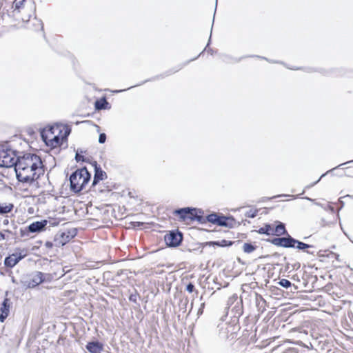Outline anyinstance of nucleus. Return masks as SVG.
I'll return each mask as SVG.
<instances>
[{
  "label": "nucleus",
  "instance_id": "obj_1",
  "mask_svg": "<svg viewBox=\"0 0 353 353\" xmlns=\"http://www.w3.org/2000/svg\"><path fill=\"white\" fill-rule=\"evenodd\" d=\"M92 174L85 166L77 168L69 176L70 190L75 194H79L91 180Z\"/></svg>",
  "mask_w": 353,
  "mask_h": 353
},
{
  "label": "nucleus",
  "instance_id": "obj_2",
  "mask_svg": "<svg viewBox=\"0 0 353 353\" xmlns=\"http://www.w3.org/2000/svg\"><path fill=\"white\" fill-rule=\"evenodd\" d=\"M173 214L178 216L181 221L185 222L190 220L191 222L196 221L199 224H205L206 215L201 208L194 207L180 208L174 210Z\"/></svg>",
  "mask_w": 353,
  "mask_h": 353
},
{
  "label": "nucleus",
  "instance_id": "obj_3",
  "mask_svg": "<svg viewBox=\"0 0 353 353\" xmlns=\"http://www.w3.org/2000/svg\"><path fill=\"white\" fill-rule=\"evenodd\" d=\"M26 170H15L16 178L19 182L32 185L45 172L44 167L32 164V168H24Z\"/></svg>",
  "mask_w": 353,
  "mask_h": 353
},
{
  "label": "nucleus",
  "instance_id": "obj_4",
  "mask_svg": "<svg viewBox=\"0 0 353 353\" xmlns=\"http://www.w3.org/2000/svg\"><path fill=\"white\" fill-rule=\"evenodd\" d=\"M20 153L15 161L14 171L25 170L24 168H32V164L44 167L41 157L36 154L24 152H20Z\"/></svg>",
  "mask_w": 353,
  "mask_h": 353
},
{
  "label": "nucleus",
  "instance_id": "obj_5",
  "mask_svg": "<svg viewBox=\"0 0 353 353\" xmlns=\"http://www.w3.org/2000/svg\"><path fill=\"white\" fill-rule=\"evenodd\" d=\"M209 222L221 227L232 228L236 221L232 215H225L223 213L212 212L205 217V223Z\"/></svg>",
  "mask_w": 353,
  "mask_h": 353
},
{
  "label": "nucleus",
  "instance_id": "obj_6",
  "mask_svg": "<svg viewBox=\"0 0 353 353\" xmlns=\"http://www.w3.org/2000/svg\"><path fill=\"white\" fill-rule=\"evenodd\" d=\"M219 336L222 340L232 341L237 336L239 325L236 323L222 322L217 326Z\"/></svg>",
  "mask_w": 353,
  "mask_h": 353
},
{
  "label": "nucleus",
  "instance_id": "obj_7",
  "mask_svg": "<svg viewBox=\"0 0 353 353\" xmlns=\"http://www.w3.org/2000/svg\"><path fill=\"white\" fill-rule=\"evenodd\" d=\"M14 12L21 13L22 14V20L24 21H29L35 10L34 3L31 0H16L14 3Z\"/></svg>",
  "mask_w": 353,
  "mask_h": 353
},
{
  "label": "nucleus",
  "instance_id": "obj_8",
  "mask_svg": "<svg viewBox=\"0 0 353 353\" xmlns=\"http://www.w3.org/2000/svg\"><path fill=\"white\" fill-rule=\"evenodd\" d=\"M19 151L13 150L9 147L0 150V167L3 168H14L15 161L19 154Z\"/></svg>",
  "mask_w": 353,
  "mask_h": 353
},
{
  "label": "nucleus",
  "instance_id": "obj_9",
  "mask_svg": "<svg viewBox=\"0 0 353 353\" xmlns=\"http://www.w3.org/2000/svg\"><path fill=\"white\" fill-rule=\"evenodd\" d=\"M226 309L230 310L233 314V318L239 321L240 316L243 314V303L241 297L236 294H232L227 301Z\"/></svg>",
  "mask_w": 353,
  "mask_h": 353
},
{
  "label": "nucleus",
  "instance_id": "obj_10",
  "mask_svg": "<svg viewBox=\"0 0 353 353\" xmlns=\"http://www.w3.org/2000/svg\"><path fill=\"white\" fill-rule=\"evenodd\" d=\"M163 239L168 248H175L181 245L183 240V233L179 229H174L168 231Z\"/></svg>",
  "mask_w": 353,
  "mask_h": 353
},
{
  "label": "nucleus",
  "instance_id": "obj_11",
  "mask_svg": "<svg viewBox=\"0 0 353 353\" xmlns=\"http://www.w3.org/2000/svg\"><path fill=\"white\" fill-rule=\"evenodd\" d=\"M48 221L43 219L41 221H34L24 228L20 229L21 236H28L30 233H39L46 230Z\"/></svg>",
  "mask_w": 353,
  "mask_h": 353
},
{
  "label": "nucleus",
  "instance_id": "obj_12",
  "mask_svg": "<svg viewBox=\"0 0 353 353\" xmlns=\"http://www.w3.org/2000/svg\"><path fill=\"white\" fill-rule=\"evenodd\" d=\"M27 256V252L24 249L16 248L15 252L9 254L4 259V265L8 268H14L19 261Z\"/></svg>",
  "mask_w": 353,
  "mask_h": 353
},
{
  "label": "nucleus",
  "instance_id": "obj_13",
  "mask_svg": "<svg viewBox=\"0 0 353 353\" xmlns=\"http://www.w3.org/2000/svg\"><path fill=\"white\" fill-rule=\"evenodd\" d=\"M283 236H280L278 237L267 239L265 241L274 245L284 248H288L289 233H287Z\"/></svg>",
  "mask_w": 353,
  "mask_h": 353
},
{
  "label": "nucleus",
  "instance_id": "obj_14",
  "mask_svg": "<svg viewBox=\"0 0 353 353\" xmlns=\"http://www.w3.org/2000/svg\"><path fill=\"white\" fill-rule=\"evenodd\" d=\"M104 344L99 340H92L87 343L85 349L90 353H101L103 350Z\"/></svg>",
  "mask_w": 353,
  "mask_h": 353
},
{
  "label": "nucleus",
  "instance_id": "obj_15",
  "mask_svg": "<svg viewBox=\"0 0 353 353\" xmlns=\"http://www.w3.org/2000/svg\"><path fill=\"white\" fill-rule=\"evenodd\" d=\"M10 301L5 297L0 305V322L3 323L10 313Z\"/></svg>",
  "mask_w": 353,
  "mask_h": 353
},
{
  "label": "nucleus",
  "instance_id": "obj_16",
  "mask_svg": "<svg viewBox=\"0 0 353 353\" xmlns=\"http://www.w3.org/2000/svg\"><path fill=\"white\" fill-rule=\"evenodd\" d=\"M70 241L64 231H59L54 237V245L60 248L65 245Z\"/></svg>",
  "mask_w": 353,
  "mask_h": 353
},
{
  "label": "nucleus",
  "instance_id": "obj_17",
  "mask_svg": "<svg viewBox=\"0 0 353 353\" xmlns=\"http://www.w3.org/2000/svg\"><path fill=\"white\" fill-rule=\"evenodd\" d=\"M241 242V241H240V240L233 241L223 239L221 241H208V242H206L205 244L208 245L209 246H217V247L225 248V247H230L235 243L239 244Z\"/></svg>",
  "mask_w": 353,
  "mask_h": 353
},
{
  "label": "nucleus",
  "instance_id": "obj_18",
  "mask_svg": "<svg viewBox=\"0 0 353 353\" xmlns=\"http://www.w3.org/2000/svg\"><path fill=\"white\" fill-rule=\"evenodd\" d=\"M255 305L259 313L262 314L266 310L267 303L264 298L259 294L255 292Z\"/></svg>",
  "mask_w": 353,
  "mask_h": 353
},
{
  "label": "nucleus",
  "instance_id": "obj_19",
  "mask_svg": "<svg viewBox=\"0 0 353 353\" xmlns=\"http://www.w3.org/2000/svg\"><path fill=\"white\" fill-rule=\"evenodd\" d=\"M39 274V271H35L32 274H30V282L28 283V287L31 288V289L37 287L39 285L43 283V279H41Z\"/></svg>",
  "mask_w": 353,
  "mask_h": 353
},
{
  "label": "nucleus",
  "instance_id": "obj_20",
  "mask_svg": "<svg viewBox=\"0 0 353 353\" xmlns=\"http://www.w3.org/2000/svg\"><path fill=\"white\" fill-rule=\"evenodd\" d=\"M296 249L298 250L299 251H302L303 252H305V253L312 255V256H315V254H316V252L314 250H310L312 248H315V246L314 245L307 244L303 241H299V242L297 243V245H296Z\"/></svg>",
  "mask_w": 353,
  "mask_h": 353
},
{
  "label": "nucleus",
  "instance_id": "obj_21",
  "mask_svg": "<svg viewBox=\"0 0 353 353\" xmlns=\"http://www.w3.org/2000/svg\"><path fill=\"white\" fill-rule=\"evenodd\" d=\"M94 108L96 110H110L111 105L107 101L105 97H102L95 101Z\"/></svg>",
  "mask_w": 353,
  "mask_h": 353
},
{
  "label": "nucleus",
  "instance_id": "obj_22",
  "mask_svg": "<svg viewBox=\"0 0 353 353\" xmlns=\"http://www.w3.org/2000/svg\"><path fill=\"white\" fill-rule=\"evenodd\" d=\"M274 223L275 226L274 227V236H276L278 237L288 233L284 223L279 221H276Z\"/></svg>",
  "mask_w": 353,
  "mask_h": 353
},
{
  "label": "nucleus",
  "instance_id": "obj_23",
  "mask_svg": "<svg viewBox=\"0 0 353 353\" xmlns=\"http://www.w3.org/2000/svg\"><path fill=\"white\" fill-rule=\"evenodd\" d=\"M255 232L259 234H265L267 236H274V225L271 223H266L263 225L256 230Z\"/></svg>",
  "mask_w": 353,
  "mask_h": 353
},
{
  "label": "nucleus",
  "instance_id": "obj_24",
  "mask_svg": "<svg viewBox=\"0 0 353 353\" xmlns=\"http://www.w3.org/2000/svg\"><path fill=\"white\" fill-rule=\"evenodd\" d=\"M325 340V338L323 336H320V337H317L316 339H313L312 342L309 343V345L303 344L302 341H299L297 342V343L303 345L304 347L307 348H311L314 349L316 351H318V347H319L320 344Z\"/></svg>",
  "mask_w": 353,
  "mask_h": 353
},
{
  "label": "nucleus",
  "instance_id": "obj_25",
  "mask_svg": "<svg viewBox=\"0 0 353 353\" xmlns=\"http://www.w3.org/2000/svg\"><path fill=\"white\" fill-rule=\"evenodd\" d=\"M48 142L49 144L47 143L48 147L55 148L57 147L61 146L63 142H66V141L64 139V137H62V136L55 135L53 138L50 139Z\"/></svg>",
  "mask_w": 353,
  "mask_h": 353
},
{
  "label": "nucleus",
  "instance_id": "obj_26",
  "mask_svg": "<svg viewBox=\"0 0 353 353\" xmlns=\"http://www.w3.org/2000/svg\"><path fill=\"white\" fill-rule=\"evenodd\" d=\"M353 163V160H352V161H347V162H345V163H341L340 165H339L336 166L335 168H332V169H330V170H327L326 172H325V173L322 174L321 175V176L319 177V179L317 181H314V183H311V184H310V185H306V186H305V189H310V188H311L312 187H313V186H314L316 184H317V183L321 181V179L322 178H323L324 176H325L327 174H329V173H332L334 170H336V169H338L339 168H340V167H341V166H343V165H346V164H348V163Z\"/></svg>",
  "mask_w": 353,
  "mask_h": 353
},
{
  "label": "nucleus",
  "instance_id": "obj_27",
  "mask_svg": "<svg viewBox=\"0 0 353 353\" xmlns=\"http://www.w3.org/2000/svg\"><path fill=\"white\" fill-rule=\"evenodd\" d=\"M353 163V160H352V161H347V162H345V163H341L340 165H339L336 166L335 168H332V169H330V170H327L326 172H325V173L322 174L321 175V176L319 177V179L317 181H314V183H311V184H310V185H306V186H305V189H310V188H311L312 187H313V186H314L316 184H317V183L321 181V179L322 178H323L324 176H325L327 174H329V173H332L334 170H336V169H338L339 168H340V167H341V166H343V165H346V164H348V163Z\"/></svg>",
  "mask_w": 353,
  "mask_h": 353
},
{
  "label": "nucleus",
  "instance_id": "obj_28",
  "mask_svg": "<svg viewBox=\"0 0 353 353\" xmlns=\"http://www.w3.org/2000/svg\"><path fill=\"white\" fill-rule=\"evenodd\" d=\"M87 150H83L81 148H78L75 150V157L74 159L77 162H83L88 163L90 162V159L85 157L83 155V153H86Z\"/></svg>",
  "mask_w": 353,
  "mask_h": 353
},
{
  "label": "nucleus",
  "instance_id": "obj_29",
  "mask_svg": "<svg viewBox=\"0 0 353 353\" xmlns=\"http://www.w3.org/2000/svg\"><path fill=\"white\" fill-rule=\"evenodd\" d=\"M258 248L256 242L248 241L245 242L243 245L242 249L244 253L250 254L254 252Z\"/></svg>",
  "mask_w": 353,
  "mask_h": 353
},
{
  "label": "nucleus",
  "instance_id": "obj_30",
  "mask_svg": "<svg viewBox=\"0 0 353 353\" xmlns=\"http://www.w3.org/2000/svg\"><path fill=\"white\" fill-rule=\"evenodd\" d=\"M14 207V205L12 203H6L0 202V215L10 213L12 211Z\"/></svg>",
  "mask_w": 353,
  "mask_h": 353
},
{
  "label": "nucleus",
  "instance_id": "obj_31",
  "mask_svg": "<svg viewBox=\"0 0 353 353\" xmlns=\"http://www.w3.org/2000/svg\"><path fill=\"white\" fill-rule=\"evenodd\" d=\"M249 335V330L247 328L245 329L242 337L238 339L239 343L242 344L243 345H248L250 343V341L252 339V336H251L250 339H248Z\"/></svg>",
  "mask_w": 353,
  "mask_h": 353
},
{
  "label": "nucleus",
  "instance_id": "obj_32",
  "mask_svg": "<svg viewBox=\"0 0 353 353\" xmlns=\"http://www.w3.org/2000/svg\"><path fill=\"white\" fill-rule=\"evenodd\" d=\"M94 176L97 178L98 179L103 181L108 177L107 173L102 170V168H99L98 170H94Z\"/></svg>",
  "mask_w": 353,
  "mask_h": 353
},
{
  "label": "nucleus",
  "instance_id": "obj_33",
  "mask_svg": "<svg viewBox=\"0 0 353 353\" xmlns=\"http://www.w3.org/2000/svg\"><path fill=\"white\" fill-rule=\"evenodd\" d=\"M278 284H279L280 286H281V287H283V288H286V289H288V288H290V287H292V286H293V288H294V290H297V289H298V287H297V286H296V285H294V284L292 285V283H291L289 280L285 279H281V280L278 282Z\"/></svg>",
  "mask_w": 353,
  "mask_h": 353
},
{
  "label": "nucleus",
  "instance_id": "obj_34",
  "mask_svg": "<svg viewBox=\"0 0 353 353\" xmlns=\"http://www.w3.org/2000/svg\"><path fill=\"white\" fill-rule=\"evenodd\" d=\"M64 232L66 234V235L70 241L71 239H72L73 238H74L77 235V233H78V230L75 228H70Z\"/></svg>",
  "mask_w": 353,
  "mask_h": 353
},
{
  "label": "nucleus",
  "instance_id": "obj_35",
  "mask_svg": "<svg viewBox=\"0 0 353 353\" xmlns=\"http://www.w3.org/2000/svg\"><path fill=\"white\" fill-rule=\"evenodd\" d=\"M330 343L327 341L326 339H325L319 345L318 347V350H320L321 351H327L329 352L330 349Z\"/></svg>",
  "mask_w": 353,
  "mask_h": 353
},
{
  "label": "nucleus",
  "instance_id": "obj_36",
  "mask_svg": "<svg viewBox=\"0 0 353 353\" xmlns=\"http://www.w3.org/2000/svg\"><path fill=\"white\" fill-rule=\"evenodd\" d=\"M299 240L292 237L290 234H289V238H288V248H292V249H296V246L297 245V243L299 242Z\"/></svg>",
  "mask_w": 353,
  "mask_h": 353
},
{
  "label": "nucleus",
  "instance_id": "obj_37",
  "mask_svg": "<svg viewBox=\"0 0 353 353\" xmlns=\"http://www.w3.org/2000/svg\"><path fill=\"white\" fill-rule=\"evenodd\" d=\"M39 275L41 276V279H43V283L51 282L53 279V276L49 273H43L42 272H40Z\"/></svg>",
  "mask_w": 353,
  "mask_h": 353
},
{
  "label": "nucleus",
  "instance_id": "obj_38",
  "mask_svg": "<svg viewBox=\"0 0 353 353\" xmlns=\"http://www.w3.org/2000/svg\"><path fill=\"white\" fill-rule=\"evenodd\" d=\"M40 136L42 141L45 143L46 145L47 146V143L49 144L48 141L50 139H48V134H46V128H43L41 130Z\"/></svg>",
  "mask_w": 353,
  "mask_h": 353
},
{
  "label": "nucleus",
  "instance_id": "obj_39",
  "mask_svg": "<svg viewBox=\"0 0 353 353\" xmlns=\"http://www.w3.org/2000/svg\"><path fill=\"white\" fill-rule=\"evenodd\" d=\"M289 196H290L289 194H283L275 195V196H271V197L265 196V197H262L261 199L259 201V202H264V201H270V200L274 199L276 198L288 197Z\"/></svg>",
  "mask_w": 353,
  "mask_h": 353
},
{
  "label": "nucleus",
  "instance_id": "obj_40",
  "mask_svg": "<svg viewBox=\"0 0 353 353\" xmlns=\"http://www.w3.org/2000/svg\"><path fill=\"white\" fill-rule=\"evenodd\" d=\"M258 212V209L250 210L245 212V216L248 218H254L257 216Z\"/></svg>",
  "mask_w": 353,
  "mask_h": 353
},
{
  "label": "nucleus",
  "instance_id": "obj_41",
  "mask_svg": "<svg viewBox=\"0 0 353 353\" xmlns=\"http://www.w3.org/2000/svg\"><path fill=\"white\" fill-rule=\"evenodd\" d=\"M103 185H104L105 189L100 190L101 192H103L105 190L108 191V192H110V191H111L114 188V185L113 184V183L108 182V181L105 183H103Z\"/></svg>",
  "mask_w": 353,
  "mask_h": 353
},
{
  "label": "nucleus",
  "instance_id": "obj_42",
  "mask_svg": "<svg viewBox=\"0 0 353 353\" xmlns=\"http://www.w3.org/2000/svg\"><path fill=\"white\" fill-rule=\"evenodd\" d=\"M185 290L189 293H192L195 290V286L192 282H189L185 286Z\"/></svg>",
  "mask_w": 353,
  "mask_h": 353
},
{
  "label": "nucleus",
  "instance_id": "obj_43",
  "mask_svg": "<svg viewBox=\"0 0 353 353\" xmlns=\"http://www.w3.org/2000/svg\"><path fill=\"white\" fill-rule=\"evenodd\" d=\"M106 139H107V136H106L105 133L102 132V133L99 134V140H98L99 143H101V144L104 143L106 141Z\"/></svg>",
  "mask_w": 353,
  "mask_h": 353
},
{
  "label": "nucleus",
  "instance_id": "obj_44",
  "mask_svg": "<svg viewBox=\"0 0 353 353\" xmlns=\"http://www.w3.org/2000/svg\"><path fill=\"white\" fill-rule=\"evenodd\" d=\"M139 296V294L135 291L134 294H131L129 296V301L131 302H133L134 303H137V296Z\"/></svg>",
  "mask_w": 353,
  "mask_h": 353
},
{
  "label": "nucleus",
  "instance_id": "obj_45",
  "mask_svg": "<svg viewBox=\"0 0 353 353\" xmlns=\"http://www.w3.org/2000/svg\"><path fill=\"white\" fill-rule=\"evenodd\" d=\"M70 132H71V128L68 127L67 125H65V130H64V134H63V135H62V137H64V139L66 141L68 140V137L69 136Z\"/></svg>",
  "mask_w": 353,
  "mask_h": 353
},
{
  "label": "nucleus",
  "instance_id": "obj_46",
  "mask_svg": "<svg viewBox=\"0 0 353 353\" xmlns=\"http://www.w3.org/2000/svg\"><path fill=\"white\" fill-rule=\"evenodd\" d=\"M23 276V278L25 279V290L27 289H31V288L28 287V285H29L28 283L30 282V274H25Z\"/></svg>",
  "mask_w": 353,
  "mask_h": 353
},
{
  "label": "nucleus",
  "instance_id": "obj_47",
  "mask_svg": "<svg viewBox=\"0 0 353 353\" xmlns=\"http://www.w3.org/2000/svg\"><path fill=\"white\" fill-rule=\"evenodd\" d=\"M283 353H299V350L296 347H288Z\"/></svg>",
  "mask_w": 353,
  "mask_h": 353
},
{
  "label": "nucleus",
  "instance_id": "obj_48",
  "mask_svg": "<svg viewBox=\"0 0 353 353\" xmlns=\"http://www.w3.org/2000/svg\"><path fill=\"white\" fill-rule=\"evenodd\" d=\"M130 224L134 228H136L142 227L145 224V223L141 221H133L131 222Z\"/></svg>",
  "mask_w": 353,
  "mask_h": 353
},
{
  "label": "nucleus",
  "instance_id": "obj_49",
  "mask_svg": "<svg viewBox=\"0 0 353 353\" xmlns=\"http://www.w3.org/2000/svg\"><path fill=\"white\" fill-rule=\"evenodd\" d=\"M88 163H90L93 166L94 171L101 168L97 161H92L90 159V162H88Z\"/></svg>",
  "mask_w": 353,
  "mask_h": 353
},
{
  "label": "nucleus",
  "instance_id": "obj_50",
  "mask_svg": "<svg viewBox=\"0 0 353 353\" xmlns=\"http://www.w3.org/2000/svg\"><path fill=\"white\" fill-rule=\"evenodd\" d=\"M100 181H101L98 179L97 178L93 176V180L92 182L91 188H94L97 184L99 183Z\"/></svg>",
  "mask_w": 353,
  "mask_h": 353
},
{
  "label": "nucleus",
  "instance_id": "obj_51",
  "mask_svg": "<svg viewBox=\"0 0 353 353\" xmlns=\"http://www.w3.org/2000/svg\"><path fill=\"white\" fill-rule=\"evenodd\" d=\"M54 245V242L53 243V242L49 241H48L45 243V246L46 247L47 249L52 248Z\"/></svg>",
  "mask_w": 353,
  "mask_h": 353
},
{
  "label": "nucleus",
  "instance_id": "obj_52",
  "mask_svg": "<svg viewBox=\"0 0 353 353\" xmlns=\"http://www.w3.org/2000/svg\"><path fill=\"white\" fill-rule=\"evenodd\" d=\"M48 223H50V226L55 227L59 225V221H57L56 219H53L52 221H49Z\"/></svg>",
  "mask_w": 353,
  "mask_h": 353
},
{
  "label": "nucleus",
  "instance_id": "obj_53",
  "mask_svg": "<svg viewBox=\"0 0 353 353\" xmlns=\"http://www.w3.org/2000/svg\"><path fill=\"white\" fill-rule=\"evenodd\" d=\"M46 128V131H48L49 133H50L51 134H54V128L53 126L52 125H48L47 126Z\"/></svg>",
  "mask_w": 353,
  "mask_h": 353
},
{
  "label": "nucleus",
  "instance_id": "obj_54",
  "mask_svg": "<svg viewBox=\"0 0 353 353\" xmlns=\"http://www.w3.org/2000/svg\"><path fill=\"white\" fill-rule=\"evenodd\" d=\"M330 255V256H333V257H334L336 260L339 261V257H340V256H339V254L335 253V252H330V253L328 254V256H329Z\"/></svg>",
  "mask_w": 353,
  "mask_h": 353
},
{
  "label": "nucleus",
  "instance_id": "obj_55",
  "mask_svg": "<svg viewBox=\"0 0 353 353\" xmlns=\"http://www.w3.org/2000/svg\"><path fill=\"white\" fill-rule=\"evenodd\" d=\"M204 307H205V303H201V306H200V307H199V310H198V312H197V314H198L199 315H201V314H203Z\"/></svg>",
  "mask_w": 353,
  "mask_h": 353
},
{
  "label": "nucleus",
  "instance_id": "obj_56",
  "mask_svg": "<svg viewBox=\"0 0 353 353\" xmlns=\"http://www.w3.org/2000/svg\"><path fill=\"white\" fill-rule=\"evenodd\" d=\"M19 284H21L23 288L25 290V279L23 278V276H22L19 281Z\"/></svg>",
  "mask_w": 353,
  "mask_h": 353
},
{
  "label": "nucleus",
  "instance_id": "obj_57",
  "mask_svg": "<svg viewBox=\"0 0 353 353\" xmlns=\"http://www.w3.org/2000/svg\"><path fill=\"white\" fill-rule=\"evenodd\" d=\"M11 281L12 283H14L17 285L19 284V281L17 279H16L14 276H11Z\"/></svg>",
  "mask_w": 353,
  "mask_h": 353
},
{
  "label": "nucleus",
  "instance_id": "obj_58",
  "mask_svg": "<svg viewBox=\"0 0 353 353\" xmlns=\"http://www.w3.org/2000/svg\"><path fill=\"white\" fill-rule=\"evenodd\" d=\"M6 239V234L0 231V241L5 240Z\"/></svg>",
  "mask_w": 353,
  "mask_h": 353
},
{
  "label": "nucleus",
  "instance_id": "obj_59",
  "mask_svg": "<svg viewBox=\"0 0 353 353\" xmlns=\"http://www.w3.org/2000/svg\"><path fill=\"white\" fill-rule=\"evenodd\" d=\"M343 198H345V197L343 196ZM341 199H342V197L339 199V203L341 205L340 209H341L344 206V205H345L344 202Z\"/></svg>",
  "mask_w": 353,
  "mask_h": 353
},
{
  "label": "nucleus",
  "instance_id": "obj_60",
  "mask_svg": "<svg viewBox=\"0 0 353 353\" xmlns=\"http://www.w3.org/2000/svg\"><path fill=\"white\" fill-rule=\"evenodd\" d=\"M109 90L114 93H119V92L125 91V90L119 89V90Z\"/></svg>",
  "mask_w": 353,
  "mask_h": 353
},
{
  "label": "nucleus",
  "instance_id": "obj_61",
  "mask_svg": "<svg viewBox=\"0 0 353 353\" xmlns=\"http://www.w3.org/2000/svg\"><path fill=\"white\" fill-rule=\"evenodd\" d=\"M9 224V220L8 219H5L3 221V225L4 226H6Z\"/></svg>",
  "mask_w": 353,
  "mask_h": 353
},
{
  "label": "nucleus",
  "instance_id": "obj_62",
  "mask_svg": "<svg viewBox=\"0 0 353 353\" xmlns=\"http://www.w3.org/2000/svg\"><path fill=\"white\" fill-rule=\"evenodd\" d=\"M90 122H92V121H89V120H86V121H77V122H76V124L78 125L81 123H90Z\"/></svg>",
  "mask_w": 353,
  "mask_h": 353
},
{
  "label": "nucleus",
  "instance_id": "obj_63",
  "mask_svg": "<svg viewBox=\"0 0 353 353\" xmlns=\"http://www.w3.org/2000/svg\"><path fill=\"white\" fill-rule=\"evenodd\" d=\"M3 232H6V233H8V234H12V231H10V230H8V229L4 230Z\"/></svg>",
  "mask_w": 353,
  "mask_h": 353
},
{
  "label": "nucleus",
  "instance_id": "obj_64",
  "mask_svg": "<svg viewBox=\"0 0 353 353\" xmlns=\"http://www.w3.org/2000/svg\"><path fill=\"white\" fill-rule=\"evenodd\" d=\"M237 261L241 264H245V263L240 258H237Z\"/></svg>",
  "mask_w": 353,
  "mask_h": 353
}]
</instances>
